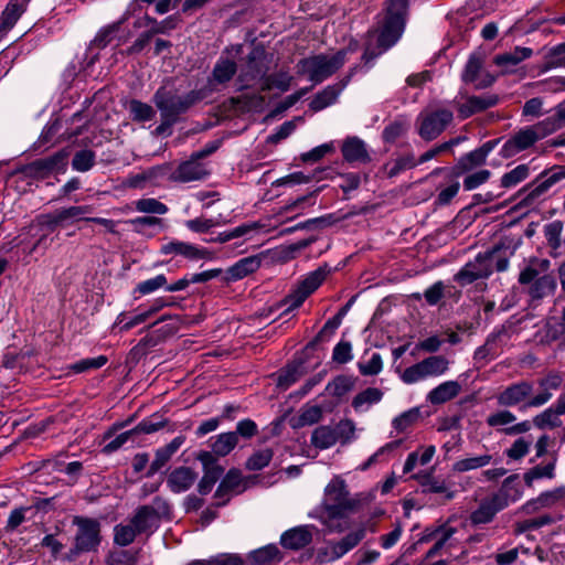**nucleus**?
<instances>
[{
  "instance_id": "nucleus-19",
  "label": "nucleus",
  "mask_w": 565,
  "mask_h": 565,
  "mask_svg": "<svg viewBox=\"0 0 565 565\" xmlns=\"http://www.w3.org/2000/svg\"><path fill=\"white\" fill-rule=\"evenodd\" d=\"M198 479V473L190 467H177L167 477V486L174 493L191 489Z\"/></svg>"
},
{
  "instance_id": "nucleus-54",
  "label": "nucleus",
  "mask_w": 565,
  "mask_h": 565,
  "mask_svg": "<svg viewBox=\"0 0 565 565\" xmlns=\"http://www.w3.org/2000/svg\"><path fill=\"white\" fill-rule=\"evenodd\" d=\"M135 207L138 212L148 213V214L162 215L168 212V207L166 204H163L160 201H158L157 199H152V198L138 200L136 202Z\"/></svg>"
},
{
  "instance_id": "nucleus-40",
  "label": "nucleus",
  "mask_w": 565,
  "mask_h": 565,
  "mask_svg": "<svg viewBox=\"0 0 565 565\" xmlns=\"http://www.w3.org/2000/svg\"><path fill=\"white\" fill-rule=\"evenodd\" d=\"M34 164L49 172H64L67 166V153L65 151H60L50 158L36 161Z\"/></svg>"
},
{
  "instance_id": "nucleus-13",
  "label": "nucleus",
  "mask_w": 565,
  "mask_h": 565,
  "mask_svg": "<svg viewBox=\"0 0 565 565\" xmlns=\"http://www.w3.org/2000/svg\"><path fill=\"white\" fill-rule=\"evenodd\" d=\"M452 117V111L444 108L422 113L418 128L420 137L425 140L435 139L450 124Z\"/></svg>"
},
{
  "instance_id": "nucleus-21",
  "label": "nucleus",
  "mask_w": 565,
  "mask_h": 565,
  "mask_svg": "<svg viewBox=\"0 0 565 565\" xmlns=\"http://www.w3.org/2000/svg\"><path fill=\"white\" fill-rule=\"evenodd\" d=\"M185 440L184 436H177L168 445L157 449L154 459L149 466L146 477L150 478L159 472L172 458V456L179 450Z\"/></svg>"
},
{
  "instance_id": "nucleus-10",
  "label": "nucleus",
  "mask_w": 565,
  "mask_h": 565,
  "mask_svg": "<svg viewBox=\"0 0 565 565\" xmlns=\"http://www.w3.org/2000/svg\"><path fill=\"white\" fill-rule=\"evenodd\" d=\"M547 136L548 135L546 130L544 127H541V121H539L535 125L522 128L516 131L503 143L500 153L504 158L514 157Z\"/></svg>"
},
{
  "instance_id": "nucleus-39",
  "label": "nucleus",
  "mask_w": 565,
  "mask_h": 565,
  "mask_svg": "<svg viewBox=\"0 0 565 565\" xmlns=\"http://www.w3.org/2000/svg\"><path fill=\"white\" fill-rule=\"evenodd\" d=\"M530 175L529 164L522 163L501 177V186L511 189L523 182Z\"/></svg>"
},
{
  "instance_id": "nucleus-24",
  "label": "nucleus",
  "mask_w": 565,
  "mask_h": 565,
  "mask_svg": "<svg viewBox=\"0 0 565 565\" xmlns=\"http://www.w3.org/2000/svg\"><path fill=\"white\" fill-rule=\"evenodd\" d=\"M533 54L532 49L516 46L513 51L507 52L494 57V63L501 68L502 73H514L518 65L531 57Z\"/></svg>"
},
{
  "instance_id": "nucleus-41",
  "label": "nucleus",
  "mask_w": 565,
  "mask_h": 565,
  "mask_svg": "<svg viewBox=\"0 0 565 565\" xmlns=\"http://www.w3.org/2000/svg\"><path fill=\"white\" fill-rule=\"evenodd\" d=\"M565 126V104H558L554 108V113L541 120V127H544L547 135L555 132L556 130Z\"/></svg>"
},
{
  "instance_id": "nucleus-12",
  "label": "nucleus",
  "mask_w": 565,
  "mask_h": 565,
  "mask_svg": "<svg viewBox=\"0 0 565 565\" xmlns=\"http://www.w3.org/2000/svg\"><path fill=\"white\" fill-rule=\"evenodd\" d=\"M268 70V61L264 49L254 47L247 56L246 64L241 68L237 85L238 89L253 86L262 79Z\"/></svg>"
},
{
  "instance_id": "nucleus-30",
  "label": "nucleus",
  "mask_w": 565,
  "mask_h": 565,
  "mask_svg": "<svg viewBox=\"0 0 565 565\" xmlns=\"http://www.w3.org/2000/svg\"><path fill=\"white\" fill-rule=\"evenodd\" d=\"M281 558V553L275 544H268L248 554V559L253 565L271 564L280 562Z\"/></svg>"
},
{
  "instance_id": "nucleus-44",
  "label": "nucleus",
  "mask_w": 565,
  "mask_h": 565,
  "mask_svg": "<svg viewBox=\"0 0 565 565\" xmlns=\"http://www.w3.org/2000/svg\"><path fill=\"white\" fill-rule=\"evenodd\" d=\"M128 110L135 121H149L156 116V111L150 105L135 99L129 103Z\"/></svg>"
},
{
  "instance_id": "nucleus-6",
  "label": "nucleus",
  "mask_w": 565,
  "mask_h": 565,
  "mask_svg": "<svg viewBox=\"0 0 565 565\" xmlns=\"http://www.w3.org/2000/svg\"><path fill=\"white\" fill-rule=\"evenodd\" d=\"M201 97L192 92L186 97L171 95L166 89L157 90L153 96L154 104L160 110L161 124L156 128L157 135H163L178 119V116L185 111Z\"/></svg>"
},
{
  "instance_id": "nucleus-31",
  "label": "nucleus",
  "mask_w": 565,
  "mask_h": 565,
  "mask_svg": "<svg viewBox=\"0 0 565 565\" xmlns=\"http://www.w3.org/2000/svg\"><path fill=\"white\" fill-rule=\"evenodd\" d=\"M413 478L419 481L424 493H445L447 500L454 498V492L447 489L445 481L436 479L430 473L414 475Z\"/></svg>"
},
{
  "instance_id": "nucleus-52",
  "label": "nucleus",
  "mask_w": 565,
  "mask_h": 565,
  "mask_svg": "<svg viewBox=\"0 0 565 565\" xmlns=\"http://www.w3.org/2000/svg\"><path fill=\"white\" fill-rule=\"evenodd\" d=\"M492 457L490 455H482L478 457H471L461 459L454 465V470L458 472H465L468 470L484 467L490 463Z\"/></svg>"
},
{
  "instance_id": "nucleus-17",
  "label": "nucleus",
  "mask_w": 565,
  "mask_h": 565,
  "mask_svg": "<svg viewBox=\"0 0 565 565\" xmlns=\"http://www.w3.org/2000/svg\"><path fill=\"white\" fill-rule=\"evenodd\" d=\"M497 145L498 140L487 141L481 147L461 157L457 164L458 173H467L483 166Z\"/></svg>"
},
{
  "instance_id": "nucleus-2",
  "label": "nucleus",
  "mask_w": 565,
  "mask_h": 565,
  "mask_svg": "<svg viewBox=\"0 0 565 565\" xmlns=\"http://www.w3.org/2000/svg\"><path fill=\"white\" fill-rule=\"evenodd\" d=\"M355 47L339 50L333 53L313 54L297 63V74L306 77L312 86L332 76L348 60V54Z\"/></svg>"
},
{
  "instance_id": "nucleus-49",
  "label": "nucleus",
  "mask_w": 565,
  "mask_h": 565,
  "mask_svg": "<svg viewBox=\"0 0 565 565\" xmlns=\"http://www.w3.org/2000/svg\"><path fill=\"white\" fill-rule=\"evenodd\" d=\"M273 455L274 452L270 448L254 452L246 461V469L256 471L267 467L273 459Z\"/></svg>"
},
{
  "instance_id": "nucleus-56",
  "label": "nucleus",
  "mask_w": 565,
  "mask_h": 565,
  "mask_svg": "<svg viewBox=\"0 0 565 565\" xmlns=\"http://www.w3.org/2000/svg\"><path fill=\"white\" fill-rule=\"evenodd\" d=\"M95 162V153L92 150L77 151L73 158L72 167L79 172L88 171Z\"/></svg>"
},
{
  "instance_id": "nucleus-34",
  "label": "nucleus",
  "mask_w": 565,
  "mask_h": 565,
  "mask_svg": "<svg viewBox=\"0 0 565 565\" xmlns=\"http://www.w3.org/2000/svg\"><path fill=\"white\" fill-rule=\"evenodd\" d=\"M237 433L230 431L217 436L216 440L211 445L212 451L216 458L228 455L237 445Z\"/></svg>"
},
{
  "instance_id": "nucleus-37",
  "label": "nucleus",
  "mask_w": 565,
  "mask_h": 565,
  "mask_svg": "<svg viewBox=\"0 0 565 565\" xmlns=\"http://www.w3.org/2000/svg\"><path fill=\"white\" fill-rule=\"evenodd\" d=\"M555 68H565V42L552 46L545 54L543 72Z\"/></svg>"
},
{
  "instance_id": "nucleus-50",
  "label": "nucleus",
  "mask_w": 565,
  "mask_h": 565,
  "mask_svg": "<svg viewBox=\"0 0 565 565\" xmlns=\"http://www.w3.org/2000/svg\"><path fill=\"white\" fill-rule=\"evenodd\" d=\"M168 424V419L161 418L158 414H153L147 419L140 422L131 431L135 434H152Z\"/></svg>"
},
{
  "instance_id": "nucleus-43",
  "label": "nucleus",
  "mask_w": 565,
  "mask_h": 565,
  "mask_svg": "<svg viewBox=\"0 0 565 565\" xmlns=\"http://www.w3.org/2000/svg\"><path fill=\"white\" fill-rule=\"evenodd\" d=\"M149 319L146 311H139L135 315H127L121 312L117 316L116 321L114 323V328L119 327L120 331H128Z\"/></svg>"
},
{
  "instance_id": "nucleus-3",
  "label": "nucleus",
  "mask_w": 565,
  "mask_h": 565,
  "mask_svg": "<svg viewBox=\"0 0 565 565\" xmlns=\"http://www.w3.org/2000/svg\"><path fill=\"white\" fill-rule=\"evenodd\" d=\"M408 0H388L384 17L379 22L377 44L380 53L392 47L402 36Z\"/></svg>"
},
{
  "instance_id": "nucleus-29",
  "label": "nucleus",
  "mask_w": 565,
  "mask_h": 565,
  "mask_svg": "<svg viewBox=\"0 0 565 565\" xmlns=\"http://www.w3.org/2000/svg\"><path fill=\"white\" fill-rule=\"evenodd\" d=\"M158 521L159 515L156 509L151 505H142L131 519V524L136 527L138 533H143L151 529Z\"/></svg>"
},
{
  "instance_id": "nucleus-59",
  "label": "nucleus",
  "mask_w": 565,
  "mask_h": 565,
  "mask_svg": "<svg viewBox=\"0 0 565 565\" xmlns=\"http://www.w3.org/2000/svg\"><path fill=\"white\" fill-rule=\"evenodd\" d=\"M491 177V172L487 169H480L472 173H469L463 179V189L466 191H472L478 186L486 183Z\"/></svg>"
},
{
  "instance_id": "nucleus-4",
  "label": "nucleus",
  "mask_w": 565,
  "mask_h": 565,
  "mask_svg": "<svg viewBox=\"0 0 565 565\" xmlns=\"http://www.w3.org/2000/svg\"><path fill=\"white\" fill-rule=\"evenodd\" d=\"M72 522L76 526V532L73 546L64 555V559L67 562L75 561L82 554L97 552L102 543V526L98 520L77 515L73 518Z\"/></svg>"
},
{
  "instance_id": "nucleus-5",
  "label": "nucleus",
  "mask_w": 565,
  "mask_h": 565,
  "mask_svg": "<svg viewBox=\"0 0 565 565\" xmlns=\"http://www.w3.org/2000/svg\"><path fill=\"white\" fill-rule=\"evenodd\" d=\"M361 504L358 497L351 498L345 481L334 477L324 489V498L319 512L330 513L331 516H348L355 512Z\"/></svg>"
},
{
  "instance_id": "nucleus-63",
  "label": "nucleus",
  "mask_w": 565,
  "mask_h": 565,
  "mask_svg": "<svg viewBox=\"0 0 565 565\" xmlns=\"http://www.w3.org/2000/svg\"><path fill=\"white\" fill-rule=\"evenodd\" d=\"M332 359L340 364L350 362L353 359L351 343L349 341H340L333 349Z\"/></svg>"
},
{
  "instance_id": "nucleus-1",
  "label": "nucleus",
  "mask_w": 565,
  "mask_h": 565,
  "mask_svg": "<svg viewBox=\"0 0 565 565\" xmlns=\"http://www.w3.org/2000/svg\"><path fill=\"white\" fill-rule=\"evenodd\" d=\"M90 211L92 209L89 206H70L56 210L50 214L41 215L29 230L32 237L36 238L35 242L30 247L24 246L23 249L29 254L38 249L46 250L51 244L47 236L56 226L68 225L79 220L87 221L85 215L90 213Z\"/></svg>"
},
{
  "instance_id": "nucleus-38",
  "label": "nucleus",
  "mask_w": 565,
  "mask_h": 565,
  "mask_svg": "<svg viewBox=\"0 0 565 565\" xmlns=\"http://www.w3.org/2000/svg\"><path fill=\"white\" fill-rule=\"evenodd\" d=\"M300 375V366L292 364L273 374L270 380L276 383L278 388L288 387L296 384Z\"/></svg>"
},
{
  "instance_id": "nucleus-27",
  "label": "nucleus",
  "mask_w": 565,
  "mask_h": 565,
  "mask_svg": "<svg viewBox=\"0 0 565 565\" xmlns=\"http://www.w3.org/2000/svg\"><path fill=\"white\" fill-rule=\"evenodd\" d=\"M29 0H10L0 18V31L12 29L26 9Z\"/></svg>"
},
{
  "instance_id": "nucleus-32",
  "label": "nucleus",
  "mask_w": 565,
  "mask_h": 565,
  "mask_svg": "<svg viewBox=\"0 0 565 565\" xmlns=\"http://www.w3.org/2000/svg\"><path fill=\"white\" fill-rule=\"evenodd\" d=\"M556 281L551 275H542L529 286V295L534 300H540L554 292Z\"/></svg>"
},
{
  "instance_id": "nucleus-61",
  "label": "nucleus",
  "mask_w": 565,
  "mask_h": 565,
  "mask_svg": "<svg viewBox=\"0 0 565 565\" xmlns=\"http://www.w3.org/2000/svg\"><path fill=\"white\" fill-rule=\"evenodd\" d=\"M563 499H565V487L543 492L537 497V501L543 508H551Z\"/></svg>"
},
{
  "instance_id": "nucleus-45",
  "label": "nucleus",
  "mask_w": 565,
  "mask_h": 565,
  "mask_svg": "<svg viewBox=\"0 0 565 565\" xmlns=\"http://www.w3.org/2000/svg\"><path fill=\"white\" fill-rule=\"evenodd\" d=\"M172 174L173 171L171 170V167L163 164L150 168L138 175V179L149 181L151 183H160L161 181L173 180Z\"/></svg>"
},
{
  "instance_id": "nucleus-16",
  "label": "nucleus",
  "mask_w": 565,
  "mask_h": 565,
  "mask_svg": "<svg viewBox=\"0 0 565 565\" xmlns=\"http://www.w3.org/2000/svg\"><path fill=\"white\" fill-rule=\"evenodd\" d=\"M215 147L206 151H201L194 154L190 160L181 163L172 174L173 181L191 182L201 180L207 174L205 166L201 162V159L214 151Z\"/></svg>"
},
{
  "instance_id": "nucleus-23",
  "label": "nucleus",
  "mask_w": 565,
  "mask_h": 565,
  "mask_svg": "<svg viewBox=\"0 0 565 565\" xmlns=\"http://www.w3.org/2000/svg\"><path fill=\"white\" fill-rule=\"evenodd\" d=\"M236 63L228 56L222 55L215 63L212 75L209 78L211 89H217L218 86L225 85L232 79L236 73Z\"/></svg>"
},
{
  "instance_id": "nucleus-28",
  "label": "nucleus",
  "mask_w": 565,
  "mask_h": 565,
  "mask_svg": "<svg viewBox=\"0 0 565 565\" xmlns=\"http://www.w3.org/2000/svg\"><path fill=\"white\" fill-rule=\"evenodd\" d=\"M259 266L260 259L257 256L244 257L227 269V276L231 280H239L255 273Z\"/></svg>"
},
{
  "instance_id": "nucleus-48",
  "label": "nucleus",
  "mask_w": 565,
  "mask_h": 565,
  "mask_svg": "<svg viewBox=\"0 0 565 565\" xmlns=\"http://www.w3.org/2000/svg\"><path fill=\"white\" fill-rule=\"evenodd\" d=\"M555 522V519L550 514H543L537 518L524 520L522 522H518L515 525V533L522 534L524 532L536 530L545 525H550Z\"/></svg>"
},
{
  "instance_id": "nucleus-14",
  "label": "nucleus",
  "mask_w": 565,
  "mask_h": 565,
  "mask_svg": "<svg viewBox=\"0 0 565 565\" xmlns=\"http://www.w3.org/2000/svg\"><path fill=\"white\" fill-rule=\"evenodd\" d=\"M196 459L201 461L203 466V477L198 483V491L200 494H209L214 484L224 473V467L218 465V459L210 451H200L196 455Z\"/></svg>"
},
{
  "instance_id": "nucleus-25",
  "label": "nucleus",
  "mask_w": 565,
  "mask_h": 565,
  "mask_svg": "<svg viewBox=\"0 0 565 565\" xmlns=\"http://www.w3.org/2000/svg\"><path fill=\"white\" fill-rule=\"evenodd\" d=\"M498 103V97L492 94H483L480 96H469L460 104L458 111L460 117L468 118L476 113L483 111L493 107Z\"/></svg>"
},
{
  "instance_id": "nucleus-46",
  "label": "nucleus",
  "mask_w": 565,
  "mask_h": 565,
  "mask_svg": "<svg viewBox=\"0 0 565 565\" xmlns=\"http://www.w3.org/2000/svg\"><path fill=\"white\" fill-rule=\"evenodd\" d=\"M181 256L185 257L191 262H198L202 259L212 260L215 257L214 253L209 250L207 248L200 247L198 245L186 242H184Z\"/></svg>"
},
{
  "instance_id": "nucleus-11",
  "label": "nucleus",
  "mask_w": 565,
  "mask_h": 565,
  "mask_svg": "<svg viewBox=\"0 0 565 565\" xmlns=\"http://www.w3.org/2000/svg\"><path fill=\"white\" fill-rule=\"evenodd\" d=\"M494 270V250L479 253L473 260L468 262L456 275L455 280L461 286L472 284L478 279L488 278Z\"/></svg>"
},
{
  "instance_id": "nucleus-9",
  "label": "nucleus",
  "mask_w": 565,
  "mask_h": 565,
  "mask_svg": "<svg viewBox=\"0 0 565 565\" xmlns=\"http://www.w3.org/2000/svg\"><path fill=\"white\" fill-rule=\"evenodd\" d=\"M448 366L449 361L445 356L431 355L405 369L401 377L407 385L416 384L430 377L444 375Z\"/></svg>"
},
{
  "instance_id": "nucleus-8",
  "label": "nucleus",
  "mask_w": 565,
  "mask_h": 565,
  "mask_svg": "<svg viewBox=\"0 0 565 565\" xmlns=\"http://www.w3.org/2000/svg\"><path fill=\"white\" fill-rule=\"evenodd\" d=\"M329 273L328 266H321L305 275L279 305L281 315L287 316L299 308L322 285Z\"/></svg>"
},
{
  "instance_id": "nucleus-33",
  "label": "nucleus",
  "mask_w": 565,
  "mask_h": 565,
  "mask_svg": "<svg viewBox=\"0 0 565 565\" xmlns=\"http://www.w3.org/2000/svg\"><path fill=\"white\" fill-rule=\"evenodd\" d=\"M338 441V435L331 426H319L311 435V444L319 449H328L335 445Z\"/></svg>"
},
{
  "instance_id": "nucleus-53",
  "label": "nucleus",
  "mask_w": 565,
  "mask_h": 565,
  "mask_svg": "<svg viewBox=\"0 0 565 565\" xmlns=\"http://www.w3.org/2000/svg\"><path fill=\"white\" fill-rule=\"evenodd\" d=\"M114 542L119 546H127L132 543L136 539V535L139 534L136 527L132 524L122 525L118 524L114 529Z\"/></svg>"
},
{
  "instance_id": "nucleus-26",
  "label": "nucleus",
  "mask_w": 565,
  "mask_h": 565,
  "mask_svg": "<svg viewBox=\"0 0 565 565\" xmlns=\"http://www.w3.org/2000/svg\"><path fill=\"white\" fill-rule=\"evenodd\" d=\"M345 85L347 82H341L339 84L327 86L312 98L310 102V109L319 111L334 104Z\"/></svg>"
},
{
  "instance_id": "nucleus-51",
  "label": "nucleus",
  "mask_w": 565,
  "mask_h": 565,
  "mask_svg": "<svg viewBox=\"0 0 565 565\" xmlns=\"http://www.w3.org/2000/svg\"><path fill=\"white\" fill-rule=\"evenodd\" d=\"M420 418V408L419 407H413L393 420V427L402 433L406 430L408 427L413 426L418 419Z\"/></svg>"
},
{
  "instance_id": "nucleus-55",
  "label": "nucleus",
  "mask_w": 565,
  "mask_h": 565,
  "mask_svg": "<svg viewBox=\"0 0 565 565\" xmlns=\"http://www.w3.org/2000/svg\"><path fill=\"white\" fill-rule=\"evenodd\" d=\"M563 224L559 221H553L544 226V235L547 244L553 249L559 248L562 244Z\"/></svg>"
},
{
  "instance_id": "nucleus-36",
  "label": "nucleus",
  "mask_w": 565,
  "mask_h": 565,
  "mask_svg": "<svg viewBox=\"0 0 565 565\" xmlns=\"http://www.w3.org/2000/svg\"><path fill=\"white\" fill-rule=\"evenodd\" d=\"M415 166H417V162L415 160L414 154L406 153L398 156L395 159L387 162L385 166V171L390 178H393L406 170L414 168Z\"/></svg>"
},
{
  "instance_id": "nucleus-20",
  "label": "nucleus",
  "mask_w": 565,
  "mask_h": 565,
  "mask_svg": "<svg viewBox=\"0 0 565 565\" xmlns=\"http://www.w3.org/2000/svg\"><path fill=\"white\" fill-rule=\"evenodd\" d=\"M366 530L364 526L359 527L356 531L348 533L338 542H329L328 550L330 552L329 561H335L353 550L365 537Z\"/></svg>"
},
{
  "instance_id": "nucleus-42",
  "label": "nucleus",
  "mask_w": 565,
  "mask_h": 565,
  "mask_svg": "<svg viewBox=\"0 0 565 565\" xmlns=\"http://www.w3.org/2000/svg\"><path fill=\"white\" fill-rule=\"evenodd\" d=\"M166 286L167 277L163 274H160L152 278L138 282L137 286L135 287L134 292L140 296H146L153 294L160 289L164 290Z\"/></svg>"
},
{
  "instance_id": "nucleus-60",
  "label": "nucleus",
  "mask_w": 565,
  "mask_h": 565,
  "mask_svg": "<svg viewBox=\"0 0 565 565\" xmlns=\"http://www.w3.org/2000/svg\"><path fill=\"white\" fill-rule=\"evenodd\" d=\"M109 565H136L138 563V551L121 550L109 555Z\"/></svg>"
},
{
  "instance_id": "nucleus-22",
  "label": "nucleus",
  "mask_w": 565,
  "mask_h": 565,
  "mask_svg": "<svg viewBox=\"0 0 565 565\" xmlns=\"http://www.w3.org/2000/svg\"><path fill=\"white\" fill-rule=\"evenodd\" d=\"M312 541L311 526L302 525L284 532L280 536V544L287 550L298 551Z\"/></svg>"
},
{
  "instance_id": "nucleus-47",
  "label": "nucleus",
  "mask_w": 565,
  "mask_h": 565,
  "mask_svg": "<svg viewBox=\"0 0 565 565\" xmlns=\"http://www.w3.org/2000/svg\"><path fill=\"white\" fill-rule=\"evenodd\" d=\"M108 362V358L106 355H98L94 358L82 359L70 365V370L73 373H83L88 372L90 370H97L103 367Z\"/></svg>"
},
{
  "instance_id": "nucleus-15",
  "label": "nucleus",
  "mask_w": 565,
  "mask_h": 565,
  "mask_svg": "<svg viewBox=\"0 0 565 565\" xmlns=\"http://www.w3.org/2000/svg\"><path fill=\"white\" fill-rule=\"evenodd\" d=\"M462 81L477 88L490 86L494 77L483 68V57L480 53H472L462 72Z\"/></svg>"
},
{
  "instance_id": "nucleus-57",
  "label": "nucleus",
  "mask_w": 565,
  "mask_h": 565,
  "mask_svg": "<svg viewBox=\"0 0 565 565\" xmlns=\"http://www.w3.org/2000/svg\"><path fill=\"white\" fill-rule=\"evenodd\" d=\"M554 469H555V463L554 462H550L547 463L546 466H535L533 467L532 469H530L529 471H526L524 473V482L527 487H532L533 484V481L535 479H540V478H543V477H546V478H553L554 477Z\"/></svg>"
},
{
  "instance_id": "nucleus-35",
  "label": "nucleus",
  "mask_w": 565,
  "mask_h": 565,
  "mask_svg": "<svg viewBox=\"0 0 565 565\" xmlns=\"http://www.w3.org/2000/svg\"><path fill=\"white\" fill-rule=\"evenodd\" d=\"M342 153L349 162L365 161L367 159L365 145L358 138L348 139L342 147Z\"/></svg>"
},
{
  "instance_id": "nucleus-18",
  "label": "nucleus",
  "mask_w": 565,
  "mask_h": 565,
  "mask_svg": "<svg viewBox=\"0 0 565 565\" xmlns=\"http://www.w3.org/2000/svg\"><path fill=\"white\" fill-rule=\"evenodd\" d=\"M241 482L242 472L236 468L230 469L221 480L214 493V498L217 501L213 504V507L221 508L226 505L231 500L233 491L241 484Z\"/></svg>"
},
{
  "instance_id": "nucleus-7",
  "label": "nucleus",
  "mask_w": 565,
  "mask_h": 565,
  "mask_svg": "<svg viewBox=\"0 0 565 565\" xmlns=\"http://www.w3.org/2000/svg\"><path fill=\"white\" fill-rule=\"evenodd\" d=\"M518 479V475L508 477L498 493L483 499L478 509L472 511L469 521L472 525H481L490 523L495 514L509 505L510 501L520 499V492L516 490L515 494H511V483Z\"/></svg>"
},
{
  "instance_id": "nucleus-64",
  "label": "nucleus",
  "mask_w": 565,
  "mask_h": 565,
  "mask_svg": "<svg viewBox=\"0 0 565 565\" xmlns=\"http://www.w3.org/2000/svg\"><path fill=\"white\" fill-rule=\"evenodd\" d=\"M260 228H263V225L259 222H248L232 228V234L234 238L244 237L248 241L254 238Z\"/></svg>"
},
{
  "instance_id": "nucleus-58",
  "label": "nucleus",
  "mask_w": 565,
  "mask_h": 565,
  "mask_svg": "<svg viewBox=\"0 0 565 565\" xmlns=\"http://www.w3.org/2000/svg\"><path fill=\"white\" fill-rule=\"evenodd\" d=\"M322 409L317 405H306L301 408L298 417V426L313 425L320 420Z\"/></svg>"
},
{
  "instance_id": "nucleus-62",
  "label": "nucleus",
  "mask_w": 565,
  "mask_h": 565,
  "mask_svg": "<svg viewBox=\"0 0 565 565\" xmlns=\"http://www.w3.org/2000/svg\"><path fill=\"white\" fill-rule=\"evenodd\" d=\"M556 409L548 408L534 418V425L539 428L556 427L561 425Z\"/></svg>"
}]
</instances>
